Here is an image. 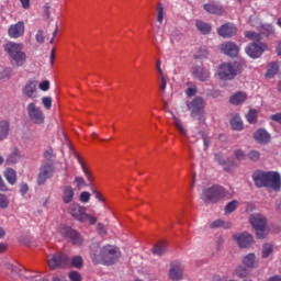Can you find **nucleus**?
Listing matches in <instances>:
<instances>
[{
    "label": "nucleus",
    "mask_w": 281,
    "mask_h": 281,
    "mask_svg": "<svg viewBox=\"0 0 281 281\" xmlns=\"http://www.w3.org/2000/svg\"><path fill=\"white\" fill-rule=\"evenodd\" d=\"M90 256L94 265H115L120 260L122 252H120V248L113 245L91 246Z\"/></svg>",
    "instance_id": "nucleus-1"
},
{
    "label": "nucleus",
    "mask_w": 281,
    "mask_h": 281,
    "mask_svg": "<svg viewBox=\"0 0 281 281\" xmlns=\"http://www.w3.org/2000/svg\"><path fill=\"white\" fill-rule=\"evenodd\" d=\"M252 180L257 188H271L276 192L280 191L281 177L276 171H255Z\"/></svg>",
    "instance_id": "nucleus-2"
},
{
    "label": "nucleus",
    "mask_w": 281,
    "mask_h": 281,
    "mask_svg": "<svg viewBox=\"0 0 281 281\" xmlns=\"http://www.w3.org/2000/svg\"><path fill=\"white\" fill-rule=\"evenodd\" d=\"M4 52L11 58L14 66L23 67V65H25L27 55L23 52V44L9 42L4 45Z\"/></svg>",
    "instance_id": "nucleus-3"
},
{
    "label": "nucleus",
    "mask_w": 281,
    "mask_h": 281,
    "mask_svg": "<svg viewBox=\"0 0 281 281\" xmlns=\"http://www.w3.org/2000/svg\"><path fill=\"white\" fill-rule=\"evenodd\" d=\"M249 223L256 232V236L262 239L269 235V228H267V218L260 213H254L249 217Z\"/></svg>",
    "instance_id": "nucleus-4"
},
{
    "label": "nucleus",
    "mask_w": 281,
    "mask_h": 281,
    "mask_svg": "<svg viewBox=\"0 0 281 281\" xmlns=\"http://www.w3.org/2000/svg\"><path fill=\"white\" fill-rule=\"evenodd\" d=\"M217 76L221 80H234L238 76L237 63H223L217 68Z\"/></svg>",
    "instance_id": "nucleus-5"
},
{
    "label": "nucleus",
    "mask_w": 281,
    "mask_h": 281,
    "mask_svg": "<svg viewBox=\"0 0 281 281\" xmlns=\"http://www.w3.org/2000/svg\"><path fill=\"white\" fill-rule=\"evenodd\" d=\"M225 196V189L220 186H213L203 191L201 199L204 203H216V201H221Z\"/></svg>",
    "instance_id": "nucleus-6"
},
{
    "label": "nucleus",
    "mask_w": 281,
    "mask_h": 281,
    "mask_svg": "<svg viewBox=\"0 0 281 281\" xmlns=\"http://www.w3.org/2000/svg\"><path fill=\"white\" fill-rule=\"evenodd\" d=\"M257 30L259 33H256L254 31L245 32L246 38H248L249 41H254V43H260L261 36H271V34H273L274 32L271 24H261L257 26Z\"/></svg>",
    "instance_id": "nucleus-7"
},
{
    "label": "nucleus",
    "mask_w": 281,
    "mask_h": 281,
    "mask_svg": "<svg viewBox=\"0 0 281 281\" xmlns=\"http://www.w3.org/2000/svg\"><path fill=\"white\" fill-rule=\"evenodd\" d=\"M71 260L65 254L50 255L47 257L49 269H58V267H69Z\"/></svg>",
    "instance_id": "nucleus-8"
},
{
    "label": "nucleus",
    "mask_w": 281,
    "mask_h": 281,
    "mask_svg": "<svg viewBox=\"0 0 281 281\" xmlns=\"http://www.w3.org/2000/svg\"><path fill=\"white\" fill-rule=\"evenodd\" d=\"M58 233L63 238H67L74 245L80 246L83 243L82 236L78 232L71 229L69 226H60Z\"/></svg>",
    "instance_id": "nucleus-9"
},
{
    "label": "nucleus",
    "mask_w": 281,
    "mask_h": 281,
    "mask_svg": "<svg viewBox=\"0 0 281 281\" xmlns=\"http://www.w3.org/2000/svg\"><path fill=\"white\" fill-rule=\"evenodd\" d=\"M26 112L34 124H43V122H45V114H43V110L36 105V102L29 103L26 105Z\"/></svg>",
    "instance_id": "nucleus-10"
},
{
    "label": "nucleus",
    "mask_w": 281,
    "mask_h": 281,
    "mask_svg": "<svg viewBox=\"0 0 281 281\" xmlns=\"http://www.w3.org/2000/svg\"><path fill=\"white\" fill-rule=\"evenodd\" d=\"M245 52L250 58H260V56L267 52V44L252 42L245 48Z\"/></svg>",
    "instance_id": "nucleus-11"
},
{
    "label": "nucleus",
    "mask_w": 281,
    "mask_h": 281,
    "mask_svg": "<svg viewBox=\"0 0 281 281\" xmlns=\"http://www.w3.org/2000/svg\"><path fill=\"white\" fill-rule=\"evenodd\" d=\"M189 111H191L192 117H196V115H203V111H205V101L201 97H196L192 100V102L187 103Z\"/></svg>",
    "instance_id": "nucleus-12"
},
{
    "label": "nucleus",
    "mask_w": 281,
    "mask_h": 281,
    "mask_svg": "<svg viewBox=\"0 0 281 281\" xmlns=\"http://www.w3.org/2000/svg\"><path fill=\"white\" fill-rule=\"evenodd\" d=\"M68 214H70L76 221L85 223V218L87 217V207L78 203H72L68 207Z\"/></svg>",
    "instance_id": "nucleus-13"
},
{
    "label": "nucleus",
    "mask_w": 281,
    "mask_h": 281,
    "mask_svg": "<svg viewBox=\"0 0 281 281\" xmlns=\"http://www.w3.org/2000/svg\"><path fill=\"white\" fill-rule=\"evenodd\" d=\"M183 271H186V265L181 261H173L170 265L169 277L173 281L183 280Z\"/></svg>",
    "instance_id": "nucleus-14"
},
{
    "label": "nucleus",
    "mask_w": 281,
    "mask_h": 281,
    "mask_svg": "<svg viewBox=\"0 0 281 281\" xmlns=\"http://www.w3.org/2000/svg\"><path fill=\"white\" fill-rule=\"evenodd\" d=\"M54 175V165L52 162H46L41 166L40 173L37 177L38 186H43L47 179H50Z\"/></svg>",
    "instance_id": "nucleus-15"
},
{
    "label": "nucleus",
    "mask_w": 281,
    "mask_h": 281,
    "mask_svg": "<svg viewBox=\"0 0 281 281\" xmlns=\"http://www.w3.org/2000/svg\"><path fill=\"white\" fill-rule=\"evenodd\" d=\"M240 249H247L254 245V237L249 233H237L233 236Z\"/></svg>",
    "instance_id": "nucleus-16"
},
{
    "label": "nucleus",
    "mask_w": 281,
    "mask_h": 281,
    "mask_svg": "<svg viewBox=\"0 0 281 281\" xmlns=\"http://www.w3.org/2000/svg\"><path fill=\"white\" fill-rule=\"evenodd\" d=\"M241 265L254 271V269L260 267V259H258L255 252H248L241 258Z\"/></svg>",
    "instance_id": "nucleus-17"
},
{
    "label": "nucleus",
    "mask_w": 281,
    "mask_h": 281,
    "mask_svg": "<svg viewBox=\"0 0 281 281\" xmlns=\"http://www.w3.org/2000/svg\"><path fill=\"white\" fill-rule=\"evenodd\" d=\"M222 54H224L225 56H229L231 58H236V56H238L240 48L238 47V45L234 42H226L223 43L220 47Z\"/></svg>",
    "instance_id": "nucleus-18"
},
{
    "label": "nucleus",
    "mask_w": 281,
    "mask_h": 281,
    "mask_svg": "<svg viewBox=\"0 0 281 281\" xmlns=\"http://www.w3.org/2000/svg\"><path fill=\"white\" fill-rule=\"evenodd\" d=\"M207 14H216L217 16H223L225 14V9L223 4L216 1H210L203 5Z\"/></svg>",
    "instance_id": "nucleus-19"
},
{
    "label": "nucleus",
    "mask_w": 281,
    "mask_h": 281,
    "mask_svg": "<svg viewBox=\"0 0 281 281\" xmlns=\"http://www.w3.org/2000/svg\"><path fill=\"white\" fill-rule=\"evenodd\" d=\"M8 34L10 38H21L25 34V23L23 21H19L15 24H12L9 30Z\"/></svg>",
    "instance_id": "nucleus-20"
},
{
    "label": "nucleus",
    "mask_w": 281,
    "mask_h": 281,
    "mask_svg": "<svg viewBox=\"0 0 281 281\" xmlns=\"http://www.w3.org/2000/svg\"><path fill=\"white\" fill-rule=\"evenodd\" d=\"M37 88L38 82L35 80H30L23 88V94L26 95V98L34 100V98H38Z\"/></svg>",
    "instance_id": "nucleus-21"
},
{
    "label": "nucleus",
    "mask_w": 281,
    "mask_h": 281,
    "mask_svg": "<svg viewBox=\"0 0 281 281\" xmlns=\"http://www.w3.org/2000/svg\"><path fill=\"white\" fill-rule=\"evenodd\" d=\"M237 32L236 25L232 23H226L218 27L217 34L222 36V38H232Z\"/></svg>",
    "instance_id": "nucleus-22"
},
{
    "label": "nucleus",
    "mask_w": 281,
    "mask_h": 281,
    "mask_svg": "<svg viewBox=\"0 0 281 281\" xmlns=\"http://www.w3.org/2000/svg\"><path fill=\"white\" fill-rule=\"evenodd\" d=\"M192 76L193 78H196V80H201V82H205L210 78V70L203 68L202 66H195L192 69Z\"/></svg>",
    "instance_id": "nucleus-23"
},
{
    "label": "nucleus",
    "mask_w": 281,
    "mask_h": 281,
    "mask_svg": "<svg viewBox=\"0 0 281 281\" xmlns=\"http://www.w3.org/2000/svg\"><path fill=\"white\" fill-rule=\"evenodd\" d=\"M254 138L258 142V144H269V142H271V135H269L268 131L262 128L255 132Z\"/></svg>",
    "instance_id": "nucleus-24"
},
{
    "label": "nucleus",
    "mask_w": 281,
    "mask_h": 281,
    "mask_svg": "<svg viewBox=\"0 0 281 281\" xmlns=\"http://www.w3.org/2000/svg\"><path fill=\"white\" fill-rule=\"evenodd\" d=\"M76 194V191L74 190V187L71 186H65L61 189V199L64 203H71L74 201V196Z\"/></svg>",
    "instance_id": "nucleus-25"
},
{
    "label": "nucleus",
    "mask_w": 281,
    "mask_h": 281,
    "mask_svg": "<svg viewBox=\"0 0 281 281\" xmlns=\"http://www.w3.org/2000/svg\"><path fill=\"white\" fill-rule=\"evenodd\" d=\"M247 101V94L246 92L239 91L231 95L229 102L234 106H240V104H244Z\"/></svg>",
    "instance_id": "nucleus-26"
},
{
    "label": "nucleus",
    "mask_w": 281,
    "mask_h": 281,
    "mask_svg": "<svg viewBox=\"0 0 281 281\" xmlns=\"http://www.w3.org/2000/svg\"><path fill=\"white\" fill-rule=\"evenodd\" d=\"M233 273L235 278H239L240 280H243L245 278H249V276L251 274V270L246 268V266L241 263L235 267Z\"/></svg>",
    "instance_id": "nucleus-27"
},
{
    "label": "nucleus",
    "mask_w": 281,
    "mask_h": 281,
    "mask_svg": "<svg viewBox=\"0 0 281 281\" xmlns=\"http://www.w3.org/2000/svg\"><path fill=\"white\" fill-rule=\"evenodd\" d=\"M77 160L81 167V170H82L87 181L89 183H93V181H95V178L93 177V172L91 171V169H89V167H87V165H85V161H82V158H80V156H77Z\"/></svg>",
    "instance_id": "nucleus-28"
},
{
    "label": "nucleus",
    "mask_w": 281,
    "mask_h": 281,
    "mask_svg": "<svg viewBox=\"0 0 281 281\" xmlns=\"http://www.w3.org/2000/svg\"><path fill=\"white\" fill-rule=\"evenodd\" d=\"M20 161H21V151L16 148L12 149L7 157L8 166H14V164H19Z\"/></svg>",
    "instance_id": "nucleus-29"
},
{
    "label": "nucleus",
    "mask_w": 281,
    "mask_h": 281,
    "mask_svg": "<svg viewBox=\"0 0 281 281\" xmlns=\"http://www.w3.org/2000/svg\"><path fill=\"white\" fill-rule=\"evenodd\" d=\"M8 135H10V122L4 120L0 122V140L8 139Z\"/></svg>",
    "instance_id": "nucleus-30"
},
{
    "label": "nucleus",
    "mask_w": 281,
    "mask_h": 281,
    "mask_svg": "<svg viewBox=\"0 0 281 281\" xmlns=\"http://www.w3.org/2000/svg\"><path fill=\"white\" fill-rule=\"evenodd\" d=\"M231 126L233 131H243V119H240V115L238 114L232 115Z\"/></svg>",
    "instance_id": "nucleus-31"
},
{
    "label": "nucleus",
    "mask_w": 281,
    "mask_h": 281,
    "mask_svg": "<svg viewBox=\"0 0 281 281\" xmlns=\"http://www.w3.org/2000/svg\"><path fill=\"white\" fill-rule=\"evenodd\" d=\"M195 26L201 34H210V32H212V25L201 20H196Z\"/></svg>",
    "instance_id": "nucleus-32"
},
{
    "label": "nucleus",
    "mask_w": 281,
    "mask_h": 281,
    "mask_svg": "<svg viewBox=\"0 0 281 281\" xmlns=\"http://www.w3.org/2000/svg\"><path fill=\"white\" fill-rule=\"evenodd\" d=\"M280 69V66L278 65L277 61H272L268 65V69L266 72V78L271 79L273 78V76H276V74H278Z\"/></svg>",
    "instance_id": "nucleus-33"
},
{
    "label": "nucleus",
    "mask_w": 281,
    "mask_h": 281,
    "mask_svg": "<svg viewBox=\"0 0 281 281\" xmlns=\"http://www.w3.org/2000/svg\"><path fill=\"white\" fill-rule=\"evenodd\" d=\"M167 249H168V245L166 244V241H160L154 246L153 254L155 256H164Z\"/></svg>",
    "instance_id": "nucleus-34"
},
{
    "label": "nucleus",
    "mask_w": 281,
    "mask_h": 281,
    "mask_svg": "<svg viewBox=\"0 0 281 281\" xmlns=\"http://www.w3.org/2000/svg\"><path fill=\"white\" fill-rule=\"evenodd\" d=\"M4 177L10 186H14V183H16V171L14 169L7 168L4 171Z\"/></svg>",
    "instance_id": "nucleus-35"
},
{
    "label": "nucleus",
    "mask_w": 281,
    "mask_h": 281,
    "mask_svg": "<svg viewBox=\"0 0 281 281\" xmlns=\"http://www.w3.org/2000/svg\"><path fill=\"white\" fill-rule=\"evenodd\" d=\"M211 229H216L218 227H223V229H229L232 227L231 222H225L224 220H215L211 225Z\"/></svg>",
    "instance_id": "nucleus-36"
},
{
    "label": "nucleus",
    "mask_w": 281,
    "mask_h": 281,
    "mask_svg": "<svg viewBox=\"0 0 281 281\" xmlns=\"http://www.w3.org/2000/svg\"><path fill=\"white\" fill-rule=\"evenodd\" d=\"M273 254V244H263L261 248V258L267 259Z\"/></svg>",
    "instance_id": "nucleus-37"
},
{
    "label": "nucleus",
    "mask_w": 281,
    "mask_h": 281,
    "mask_svg": "<svg viewBox=\"0 0 281 281\" xmlns=\"http://www.w3.org/2000/svg\"><path fill=\"white\" fill-rule=\"evenodd\" d=\"M238 205H240V203L237 200H233L231 202H228L224 209V214H232V212H236V210H238Z\"/></svg>",
    "instance_id": "nucleus-38"
},
{
    "label": "nucleus",
    "mask_w": 281,
    "mask_h": 281,
    "mask_svg": "<svg viewBox=\"0 0 281 281\" xmlns=\"http://www.w3.org/2000/svg\"><path fill=\"white\" fill-rule=\"evenodd\" d=\"M7 269L11 272L13 280H19V278H21V268L12 263H8Z\"/></svg>",
    "instance_id": "nucleus-39"
},
{
    "label": "nucleus",
    "mask_w": 281,
    "mask_h": 281,
    "mask_svg": "<svg viewBox=\"0 0 281 281\" xmlns=\"http://www.w3.org/2000/svg\"><path fill=\"white\" fill-rule=\"evenodd\" d=\"M172 119H173V124L176 128H178L179 133L181 135H188V130H186V127L183 126V123L179 120V117L172 115Z\"/></svg>",
    "instance_id": "nucleus-40"
},
{
    "label": "nucleus",
    "mask_w": 281,
    "mask_h": 281,
    "mask_svg": "<svg viewBox=\"0 0 281 281\" xmlns=\"http://www.w3.org/2000/svg\"><path fill=\"white\" fill-rule=\"evenodd\" d=\"M83 263L85 261L82 260V257L77 255L70 259V263L66 267H75L76 269H80Z\"/></svg>",
    "instance_id": "nucleus-41"
},
{
    "label": "nucleus",
    "mask_w": 281,
    "mask_h": 281,
    "mask_svg": "<svg viewBox=\"0 0 281 281\" xmlns=\"http://www.w3.org/2000/svg\"><path fill=\"white\" fill-rule=\"evenodd\" d=\"M246 120L249 124H256L258 121V111L255 109H250L249 112L246 114Z\"/></svg>",
    "instance_id": "nucleus-42"
},
{
    "label": "nucleus",
    "mask_w": 281,
    "mask_h": 281,
    "mask_svg": "<svg viewBox=\"0 0 281 281\" xmlns=\"http://www.w3.org/2000/svg\"><path fill=\"white\" fill-rule=\"evenodd\" d=\"M23 281H49V280L45 278V276L35 274V276L25 277Z\"/></svg>",
    "instance_id": "nucleus-43"
},
{
    "label": "nucleus",
    "mask_w": 281,
    "mask_h": 281,
    "mask_svg": "<svg viewBox=\"0 0 281 281\" xmlns=\"http://www.w3.org/2000/svg\"><path fill=\"white\" fill-rule=\"evenodd\" d=\"M79 201L81 203H89V201H91V193L88 191H82L79 195Z\"/></svg>",
    "instance_id": "nucleus-44"
},
{
    "label": "nucleus",
    "mask_w": 281,
    "mask_h": 281,
    "mask_svg": "<svg viewBox=\"0 0 281 281\" xmlns=\"http://www.w3.org/2000/svg\"><path fill=\"white\" fill-rule=\"evenodd\" d=\"M10 205V200H8V196L3 193H0V207L1 210H5Z\"/></svg>",
    "instance_id": "nucleus-45"
},
{
    "label": "nucleus",
    "mask_w": 281,
    "mask_h": 281,
    "mask_svg": "<svg viewBox=\"0 0 281 281\" xmlns=\"http://www.w3.org/2000/svg\"><path fill=\"white\" fill-rule=\"evenodd\" d=\"M157 21L160 23H164V5L159 3L157 5Z\"/></svg>",
    "instance_id": "nucleus-46"
},
{
    "label": "nucleus",
    "mask_w": 281,
    "mask_h": 281,
    "mask_svg": "<svg viewBox=\"0 0 281 281\" xmlns=\"http://www.w3.org/2000/svg\"><path fill=\"white\" fill-rule=\"evenodd\" d=\"M92 194H94V199H97L99 203H106V199L100 191L92 189Z\"/></svg>",
    "instance_id": "nucleus-47"
},
{
    "label": "nucleus",
    "mask_w": 281,
    "mask_h": 281,
    "mask_svg": "<svg viewBox=\"0 0 281 281\" xmlns=\"http://www.w3.org/2000/svg\"><path fill=\"white\" fill-rule=\"evenodd\" d=\"M75 183L79 190L82 188H87V181H85V178L82 177H76Z\"/></svg>",
    "instance_id": "nucleus-48"
},
{
    "label": "nucleus",
    "mask_w": 281,
    "mask_h": 281,
    "mask_svg": "<svg viewBox=\"0 0 281 281\" xmlns=\"http://www.w3.org/2000/svg\"><path fill=\"white\" fill-rule=\"evenodd\" d=\"M42 104L44 108H46L47 111H49V109H52V98L50 97L42 98Z\"/></svg>",
    "instance_id": "nucleus-49"
},
{
    "label": "nucleus",
    "mask_w": 281,
    "mask_h": 281,
    "mask_svg": "<svg viewBox=\"0 0 281 281\" xmlns=\"http://www.w3.org/2000/svg\"><path fill=\"white\" fill-rule=\"evenodd\" d=\"M215 159H216V161H218V164H221V166H223L224 170H226V171L232 170V168L227 167V160H223L221 155H216Z\"/></svg>",
    "instance_id": "nucleus-50"
},
{
    "label": "nucleus",
    "mask_w": 281,
    "mask_h": 281,
    "mask_svg": "<svg viewBox=\"0 0 281 281\" xmlns=\"http://www.w3.org/2000/svg\"><path fill=\"white\" fill-rule=\"evenodd\" d=\"M69 280H71V281H82V277L78 273V271H71L69 273Z\"/></svg>",
    "instance_id": "nucleus-51"
},
{
    "label": "nucleus",
    "mask_w": 281,
    "mask_h": 281,
    "mask_svg": "<svg viewBox=\"0 0 281 281\" xmlns=\"http://www.w3.org/2000/svg\"><path fill=\"white\" fill-rule=\"evenodd\" d=\"M249 159H251L252 161H258V159H260V151L258 150H251L248 154Z\"/></svg>",
    "instance_id": "nucleus-52"
},
{
    "label": "nucleus",
    "mask_w": 281,
    "mask_h": 281,
    "mask_svg": "<svg viewBox=\"0 0 281 281\" xmlns=\"http://www.w3.org/2000/svg\"><path fill=\"white\" fill-rule=\"evenodd\" d=\"M89 221L90 225H95L98 223V218L89 213H86L85 223Z\"/></svg>",
    "instance_id": "nucleus-53"
},
{
    "label": "nucleus",
    "mask_w": 281,
    "mask_h": 281,
    "mask_svg": "<svg viewBox=\"0 0 281 281\" xmlns=\"http://www.w3.org/2000/svg\"><path fill=\"white\" fill-rule=\"evenodd\" d=\"M166 87H168V80L166 79V76L160 77V91H162V93L166 92Z\"/></svg>",
    "instance_id": "nucleus-54"
},
{
    "label": "nucleus",
    "mask_w": 281,
    "mask_h": 281,
    "mask_svg": "<svg viewBox=\"0 0 281 281\" xmlns=\"http://www.w3.org/2000/svg\"><path fill=\"white\" fill-rule=\"evenodd\" d=\"M186 93L188 95V98H192L194 95H196V87H189L187 90H186Z\"/></svg>",
    "instance_id": "nucleus-55"
},
{
    "label": "nucleus",
    "mask_w": 281,
    "mask_h": 281,
    "mask_svg": "<svg viewBox=\"0 0 281 281\" xmlns=\"http://www.w3.org/2000/svg\"><path fill=\"white\" fill-rule=\"evenodd\" d=\"M234 155L239 161H243V159H245V151H243V149L235 150Z\"/></svg>",
    "instance_id": "nucleus-56"
},
{
    "label": "nucleus",
    "mask_w": 281,
    "mask_h": 281,
    "mask_svg": "<svg viewBox=\"0 0 281 281\" xmlns=\"http://www.w3.org/2000/svg\"><path fill=\"white\" fill-rule=\"evenodd\" d=\"M41 91H49V81L44 80L38 85Z\"/></svg>",
    "instance_id": "nucleus-57"
},
{
    "label": "nucleus",
    "mask_w": 281,
    "mask_h": 281,
    "mask_svg": "<svg viewBox=\"0 0 281 281\" xmlns=\"http://www.w3.org/2000/svg\"><path fill=\"white\" fill-rule=\"evenodd\" d=\"M30 190V187H27V183H22L20 186V194H22V196H25V194H27Z\"/></svg>",
    "instance_id": "nucleus-58"
},
{
    "label": "nucleus",
    "mask_w": 281,
    "mask_h": 281,
    "mask_svg": "<svg viewBox=\"0 0 281 281\" xmlns=\"http://www.w3.org/2000/svg\"><path fill=\"white\" fill-rule=\"evenodd\" d=\"M35 38H36L37 43H44V41H45V35H44L43 31L40 30V31L36 33Z\"/></svg>",
    "instance_id": "nucleus-59"
},
{
    "label": "nucleus",
    "mask_w": 281,
    "mask_h": 281,
    "mask_svg": "<svg viewBox=\"0 0 281 281\" xmlns=\"http://www.w3.org/2000/svg\"><path fill=\"white\" fill-rule=\"evenodd\" d=\"M196 58H207V49L201 48V49L198 52Z\"/></svg>",
    "instance_id": "nucleus-60"
},
{
    "label": "nucleus",
    "mask_w": 281,
    "mask_h": 281,
    "mask_svg": "<svg viewBox=\"0 0 281 281\" xmlns=\"http://www.w3.org/2000/svg\"><path fill=\"white\" fill-rule=\"evenodd\" d=\"M212 281H227V277L223 274H215L213 276Z\"/></svg>",
    "instance_id": "nucleus-61"
},
{
    "label": "nucleus",
    "mask_w": 281,
    "mask_h": 281,
    "mask_svg": "<svg viewBox=\"0 0 281 281\" xmlns=\"http://www.w3.org/2000/svg\"><path fill=\"white\" fill-rule=\"evenodd\" d=\"M270 120H272V122H278L279 124H281V112L271 115V116H270Z\"/></svg>",
    "instance_id": "nucleus-62"
},
{
    "label": "nucleus",
    "mask_w": 281,
    "mask_h": 281,
    "mask_svg": "<svg viewBox=\"0 0 281 281\" xmlns=\"http://www.w3.org/2000/svg\"><path fill=\"white\" fill-rule=\"evenodd\" d=\"M20 3L24 10H30V0H20Z\"/></svg>",
    "instance_id": "nucleus-63"
},
{
    "label": "nucleus",
    "mask_w": 281,
    "mask_h": 281,
    "mask_svg": "<svg viewBox=\"0 0 281 281\" xmlns=\"http://www.w3.org/2000/svg\"><path fill=\"white\" fill-rule=\"evenodd\" d=\"M98 231L100 232V234H106V229H104V224L102 223L98 224Z\"/></svg>",
    "instance_id": "nucleus-64"
}]
</instances>
